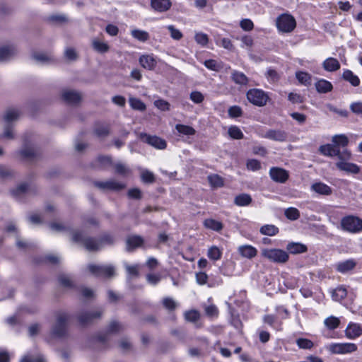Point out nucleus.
Wrapping results in <instances>:
<instances>
[{
  "label": "nucleus",
  "instance_id": "1",
  "mask_svg": "<svg viewBox=\"0 0 362 362\" xmlns=\"http://www.w3.org/2000/svg\"><path fill=\"white\" fill-rule=\"evenodd\" d=\"M72 240L75 243H81L90 252L98 251L106 245L114 243V237L108 233L104 234L100 238L86 237L81 231H75L72 235Z\"/></svg>",
  "mask_w": 362,
  "mask_h": 362
},
{
  "label": "nucleus",
  "instance_id": "2",
  "mask_svg": "<svg viewBox=\"0 0 362 362\" xmlns=\"http://www.w3.org/2000/svg\"><path fill=\"white\" fill-rule=\"evenodd\" d=\"M263 257L277 264H285L289 259L287 252L277 248H264L261 251Z\"/></svg>",
  "mask_w": 362,
  "mask_h": 362
},
{
  "label": "nucleus",
  "instance_id": "3",
  "mask_svg": "<svg viewBox=\"0 0 362 362\" xmlns=\"http://www.w3.org/2000/svg\"><path fill=\"white\" fill-rule=\"evenodd\" d=\"M69 316L66 313L61 312L57 315L55 324L52 328L51 333L54 337L62 338L67 334V322Z\"/></svg>",
  "mask_w": 362,
  "mask_h": 362
},
{
  "label": "nucleus",
  "instance_id": "4",
  "mask_svg": "<svg viewBox=\"0 0 362 362\" xmlns=\"http://www.w3.org/2000/svg\"><path fill=\"white\" fill-rule=\"evenodd\" d=\"M88 269L96 277L112 278L115 275V269L112 264H90L88 265Z\"/></svg>",
  "mask_w": 362,
  "mask_h": 362
},
{
  "label": "nucleus",
  "instance_id": "5",
  "mask_svg": "<svg viewBox=\"0 0 362 362\" xmlns=\"http://www.w3.org/2000/svg\"><path fill=\"white\" fill-rule=\"evenodd\" d=\"M278 30L283 33H291L296 26L295 18L290 14H281L276 21Z\"/></svg>",
  "mask_w": 362,
  "mask_h": 362
},
{
  "label": "nucleus",
  "instance_id": "6",
  "mask_svg": "<svg viewBox=\"0 0 362 362\" xmlns=\"http://www.w3.org/2000/svg\"><path fill=\"white\" fill-rule=\"evenodd\" d=\"M343 230L356 233L362 230V220L356 216H348L341 219Z\"/></svg>",
  "mask_w": 362,
  "mask_h": 362
},
{
  "label": "nucleus",
  "instance_id": "7",
  "mask_svg": "<svg viewBox=\"0 0 362 362\" xmlns=\"http://www.w3.org/2000/svg\"><path fill=\"white\" fill-rule=\"evenodd\" d=\"M358 346L354 343H332L327 349L333 354H347L355 352Z\"/></svg>",
  "mask_w": 362,
  "mask_h": 362
},
{
  "label": "nucleus",
  "instance_id": "8",
  "mask_svg": "<svg viewBox=\"0 0 362 362\" xmlns=\"http://www.w3.org/2000/svg\"><path fill=\"white\" fill-rule=\"evenodd\" d=\"M247 98L253 105L262 107L267 104L269 97L262 90L253 88L247 92Z\"/></svg>",
  "mask_w": 362,
  "mask_h": 362
},
{
  "label": "nucleus",
  "instance_id": "9",
  "mask_svg": "<svg viewBox=\"0 0 362 362\" xmlns=\"http://www.w3.org/2000/svg\"><path fill=\"white\" fill-rule=\"evenodd\" d=\"M94 185L101 190H109L119 192L126 187V185L115 179H110L106 181L94 182Z\"/></svg>",
  "mask_w": 362,
  "mask_h": 362
},
{
  "label": "nucleus",
  "instance_id": "10",
  "mask_svg": "<svg viewBox=\"0 0 362 362\" xmlns=\"http://www.w3.org/2000/svg\"><path fill=\"white\" fill-rule=\"evenodd\" d=\"M139 139L143 142L146 143L157 149L163 150L165 149L167 146L166 141L157 136H152L146 133H141L139 134Z\"/></svg>",
  "mask_w": 362,
  "mask_h": 362
},
{
  "label": "nucleus",
  "instance_id": "11",
  "mask_svg": "<svg viewBox=\"0 0 362 362\" xmlns=\"http://www.w3.org/2000/svg\"><path fill=\"white\" fill-rule=\"evenodd\" d=\"M103 311L96 310L90 312H82L78 315V320L81 325H87L101 317Z\"/></svg>",
  "mask_w": 362,
  "mask_h": 362
},
{
  "label": "nucleus",
  "instance_id": "12",
  "mask_svg": "<svg viewBox=\"0 0 362 362\" xmlns=\"http://www.w3.org/2000/svg\"><path fill=\"white\" fill-rule=\"evenodd\" d=\"M269 175L272 180L279 183L286 182L289 177L288 171L278 167L271 168L269 170Z\"/></svg>",
  "mask_w": 362,
  "mask_h": 362
},
{
  "label": "nucleus",
  "instance_id": "13",
  "mask_svg": "<svg viewBox=\"0 0 362 362\" xmlns=\"http://www.w3.org/2000/svg\"><path fill=\"white\" fill-rule=\"evenodd\" d=\"M62 99L71 105H78L82 98L81 94L73 90H64L62 93Z\"/></svg>",
  "mask_w": 362,
  "mask_h": 362
},
{
  "label": "nucleus",
  "instance_id": "14",
  "mask_svg": "<svg viewBox=\"0 0 362 362\" xmlns=\"http://www.w3.org/2000/svg\"><path fill=\"white\" fill-rule=\"evenodd\" d=\"M362 335V326L358 323L349 322L345 329V336L349 339H355Z\"/></svg>",
  "mask_w": 362,
  "mask_h": 362
},
{
  "label": "nucleus",
  "instance_id": "15",
  "mask_svg": "<svg viewBox=\"0 0 362 362\" xmlns=\"http://www.w3.org/2000/svg\"><path fill=\"white\" fill-rule=\"evenodd\" d=\"M141 66L148 70H153L157 65V61L153 54H143L139 59Z\"/></svg>",
  "mask_w": 362,
  "mask_h": 362
},
{
  "label": "nucleus",
  "instance_id": "16",
  "mask_svg": "<svg viewBox=\"0 0 362 362\" xmlns=\"http://www.w3.org/2000/svg\"><path fill=\"white\" fill-rule=\"evenodd\" d=\"M336 166L339 170L351 174H358L360 172V167L353 163L338 161L336 163Z\"/></svg>",
  "mask_w": 362,
  "mask_h": 362
},
{
  "label": "nucleus",
  "instance_id": "17",
  "mask_svg": "<svg viewBox=\"0 0 362 362\" xmlns=\"http://www.w3.org/2000/svg\"><path fill=\"white\" fill-rule=\"evenodd\" d=\"M151 6L156 11L163 13L170 8L172 2L170 0H151Z\"/></svg>",
  "mask_w": 362,
  "mask_h": 362
},
{
  "label": "nucleus",
  "instance_id": "18",
  "mask_svg": "<svg viewBox=\"0 0 362 362\" xmlns=\"http://www.w3.org/2000/svg\"><path fill=\"white\" fill-rule=\"evenodd\" d=\"M264 138L276 141H284L287 139V134L284 131L269 129L263 136Z\"/></svg>",
  "mask_w": 362,
  "mask_h": 362
},
{
  "label": "nucleus",
  "instance_id": "19",
  "mask_svg": "<svg viewBox=\"0 0 362 362\" xmlns=\"http://www.w3.org/2000/svg\"><path fill=\"white\" fill-rule=\"evenodd\" d=\"M238 250L243 257L247 259H252L257 255V250L250 245H241Z\"/></svg>",
  "mask_w": 362,
  "mask_h": 362
},
{
  "label": "nucleus",
  "instance_id": "20",
  "mask_svg": "<svg viewBox=\"0 0 362 362\" xmlns=\"http://www.w3.org/2000/svg\"><path fill=\"white\" fill-rule=\"evenodd\" d=\"M286 250L291 254L298 255L306 252L308 247L303 243L291 242L286 245Z\"/></svg>",
  "mask_w": 362,
  "mask_h": 362
},
{
  "label": "nucleus",
  "instance_id": "21",
  "mask_svg": "<svg viewBox=\"0 0 362 362\" xmlns=\"http://www.w3.org/2000/svg\"><path fill=\"white\" fill-rule=\"evenodd\" d=\"M310 189L312 191L321 195H329L332 192V188L329 186L321 182L313 183L310 186Z\"/></svg>",
  "mask_w": 362,
  "mask_h": 362
},
{
  "label": "nucleus",
  "instance_id": "22",
  "mask_svg": "<svg viewBox=\"0 0 362 362\" xmlns=\"http://www.w3.org/2000/svg\"><path fill=\"white\" fill-rule=\"evenodd\" d=\"M319 151L324 156L334 157L339 154V147L332 144L322 145L319 148Z\"/></svg>",
  "mask_w": 362,
  "mask_h": 362
},
{
  "label": "nucleus",
  "instance_id": "23",
  "mask_svg": "<svg viewBox=\"0 0 362 362\" xmlns=\"http://www.w3.org/2000/svg\"><path fill=\"white\" fill-rule=\"evenodd\" d=\"M16 53V49L13 46H5L0 48V62L10 59Z\"/></svg>",
  "mask_w": 362,
  "mask_h": 362
},
{
  "label": "nucleus",
  "instance_id": "24",
  "mask_svg": "<svg viewBox=\"0 0 362 362\" xmlns=\"http://www.w3.org/2000/svg\"><path fill=\"white\" fill-rule=\"evenodd\" d=\"M356 264V263L354 260L347 259L337 263L336 265V269L339 272L346 273L352 270L355 267Z\"/></svg>",
  "mask_w": 362,
  "mask_h": 362
},
{
  "label": "nucleus",
  "instance_id": "25",
  "mask_svg": "<svg viewBox=\"0 0 362 362\" xmlns=\"http://www.w3.org/2000/svg\"><path fill=\"white\" fill-rule=\"evenodd\" d=\"M315 86L317 91L320 93H327L330 92L333 88L332 84L325 79L318 80Z\"/></svg>",
  "mask_w": 362,
  "mask_h": 362
},
{
  "label": "nucleus",
  "instance_id": "26",
  "mask_svg": "<svg viewBox=\"0 0 362 362\" xmlns=\"http://www.w3.org/2000/svg\"><path fill=\"white\" fill-rule=\"evenodd\" d=\"M91 44L93 49L100 54L106 53L110 49L108 44L100 40L98 38H93Z\"/></svg>",
  "mask_w": 362,
  "mask_h": 362
},
{
  "label": "nucleus",
  "instance_id": "27",
  "mask_svg": "<svg viewBox=\"0 0 362 362\" xmlns=\"http://www.w3.org/2000/svg\"><path fill=\"white\" fill-rule=\"evenodd\" d=\"M322 66L326 71L332 72L340 69V64L337 59L329 57L324 61Z\"/></svg>",
  "mask_w": 362,
  "mask_h": 362
},
{
  "label": "nucleus",
  "instance_id": "28",
  "mask_svg": "<svg viewBox=\"0 0 362 362\" xmlns=\"http://www.w3.org/2000/svg\"><path fill=\"white\" fill-rule=\"evenodd\" d=\"M144 243L143 238L139 235H132L127 240V250H131L141 246Z\"/></svg>",
  "mask_w": 362,
  "mask_h": 362
},
{
  "label": "nucleus",
  "instance_id": "29",
  "mask_svg": "<svg viewBox=\"0 0 362 362\" xmlns=\"http://www.w3.org/2000/svg\"><path fill=\"white\" fill-rule=\"evenodd\" d=\"M342 78L349 82L353 86H358L360 84L359 78L355 75L351 70L346 69L344 71Z\"/></svg>",
  "mask_w": 362,
  "mask_h": 362
},
{
  "label": "nucleus",
  "instance_id": "30",
  "mask_svg": "<svg viewBox=\"0 0 362 362\" xmlns=\"http://www.w3.org/2000/svg\"><path fill=\"white\" fill-rule=\"evenodd\" d=\"M20 116V112L18 110L15 108L8 109L4 114V121L9 124L11 122L16 121Z\"/></svg>",
  "mask_w": 362,
  "mask_h": 362
},
{
  "label": "nucleus",
  "instance_id": "31",
  "mask_svg": "<svg viewBox=\"0 0 362 362\" xmlns=\"http://www.w3.org/2000/svg\"><path fill=\"white\" fill-rule=\"evenodd\" d=\"M252 202V197L248 194H240L235 197L234 203L239 206H248Z\"/></svg>",
  "mask_w": 362,
  "mask_h": 362
},
{
  "label": "nucleus",
  "instance_id": "32",
  "mask_svg": "<svg viewBox=\"0 0 362 362\" xmlns=\"http://www.w3.org/2000/svg\"><path fill=\"white\" fill-rule=\"evenodd\" d=\"M210 185L214 188L221 187L224 185V180L222 177L217 174H211L207 177Z\"/></svg>",
  "mask_w": 362,
  "mask_h": 362
},
{
  "label": "nucleus",
  "instance_id": "33",
  "mask_svg": "<svg viewBox=\"0 0 362 362\" xmlns=\"http://www.w3.org/2000/svg\"><path fill=\"white\" fill-rule=\"evenodd\" d=\"M259 232L262 235L273 236L279 233V228L272 224H266L262 226Z\"/></svg>",
  "mask_w": 362,
  "mask_h": 362
},
{
  "label": "nucleus",
  "instance_id": "34",
  "mask_svg": "<svg viewBox=\"0 0 362 362\" xmlns=\"http://www.w3.org/2000/svg\"><path fill=\"white\" fill-rule=\"evenodd\" d=\"M231 78L236 84L246 85L248 82L247 77L242 72L233 71L231 73Z\"/></svg>",
  "mask_w": 362,
  "mask_h": 362
},
{
  "label": "nucleus",
  "instance_id": "35",
  "mask_svg": "<svg viewBox=\"0 0 362 362\" xmlns=\"http://www.w3.org/2000/svg\"><path fill=\"white\" fill-rule=\"evenodd\" d=\"M129 103L130 107L135 110L145 111L146 106L140 99L134 97H129Z\"/></svg>",
  "mask_w": 362,
  "mask_h": 362
},
{
  "label": "nucleus",
  "instance_id": "36",
  "mask_svg": "<svg viewBox=\"0 0 362 362\" xmlns=\"http://www.w3.org/2000/svg\"><path fill=\"white\" fill-rule=\"evenodd\" d=\"M347 295L346 289L343 286H339L332 292V299L335 301H341L346 298Z\"/></svg>",
  "mask_w": 362,
  "mask_h": 362
},
{
  "label": "nucleus",
  "instance_id": "37",
  "mask_svg": "<svg viewBox=\"0 0 362 362\" xmlns=\"http://www.w3.org/2000/svg\"><path fill=\"white\" fill-rule=\"evenodd\" d=\"M132 36L140 42H146L149 39V34L145 30L134 29L131 31Z\"/></svg>",
  "mask_w": 362,
  "mask_h": 362
},
{
  "label": "nucleus",
  "instance_id": "38",
  "mask_svg": "<svg viewBox=\"0 0 362 362\" xmlns=\"http://www.w3.org/2000/svg\"><path fill=\"white\" fill-rule=\"evenodd\" d=\"M204 225L206 228L215 231H220L223 228V224L220 221L212 218L206 219Z\"/></svg>",
  "mask_w": 362,
  "mask_h": 362
},
{
  "label": "nucleus",
  "instance_id": "39",
  "mask_svg": "<svg viewBox=\"0 0 362 362\" xmlns=\"http://www.w3.org/2000/svg\"><path fill=\"white\" fill-rule=\"evenodd\" d=\"M176 130L181 134L187 136H192L196 133L195 129L188 125L177 124L175 125Z\"/></svg>",
  "mask_w": 362,
  "mask_h": 362
},
{
  "label": "nucleus",
  "instance_id": "40",
  "mask_svg": "<svg viewBox=\"0 0 362 362\" xmlns=\"http://www.w3.org/2000/svg\"><path fill=\"white\" fill-rule=\"evenodd\" d=\"M22 157L28 160H33L37 156V152L33 147H24L21 151Z\"/></svg>",
  "mask_w": 362,
  "mask_h": 362
},
{
  "label": "nucleus",
  "instance_id": "41",
  "mask_svg": "<svg viewBox=\"0 0 362 362\" xmlns=\"http://www.w3.org/2000/svg\"><path fill=\"white\" fill-rule=\"evenodd\" d=\"M207 256L210 259L217 261L221 258L222 251L216 246H211L208 250Z\"/></svg>",
  "mask_w": 362,
  "mask_h": 362
},
{
  "label": "nucleus",
  "instance_id": "42",
  "mask_svg": "<svg viewBox=\"0 0 362 362\" xmlns=\"http://www.w3.org/2000/svg\"><path fill=\"white\" fill-rule=\"evenodd\" d=\"M114 167L115 170V173L122 176H125L131 172L130 168L124 163H122L121 162H117L115 163Z\"/></svg>",
  "mask_w": 362,
  "mask_h": 362
},
{
  "label": "nucleus",
  "instance_id": "43",
  "mask_svg": "<svg viewBox=\"0 0 362 362\" xmlns=\"http://www.w3.org/2000/svg\"><path fill=\"white\" fill-rule=\"evenodd\" d=\"M324 323L329 329L332 330L339 327L340 320L338 317L330 316L325 320Z\"/></svg>",
  "mask_w": 362,
  "mask_h": 362
},
{
  "label": "nucleus",
  "instance_id": "44",
  "mask_svg": "<svg viewBox=\"0 0 362 362\" xmlns=\"http://www.w3.org/2000/svg\"><path fill=\"white\" fill-rule=\"evenodd\" d=\"M332 141L334 144V146L337 147L339 146L344 147L347 146L349 143V139L344 134L335 135L332 137Z\"/></svg>",
  "mask_w": 362,
  "mask_h": 362
},
{
  "label": "nucleus",
  "instance_id": "45",
  "mask_svg": "<svg viewBox=\"0 0 362 362\" xmlns=\"http://www.w3.org/2000/svg\"><path fill=\"white\" fill-rule=\"evenodd\" d=\"M285 216L291 221H296L300 217V211L294 207H289L284 211Z\"/></svg>",
  "mask_w": 362,
  "mask_h": 362
},
{
  "label": "nucleus",
  "instance_id": "46",
  "mask_svg": "<svg viewBox=\"0 0 362 362\" xmlns=\"http://www.w3.org/2000/svg\"><path fill=\"white\" fill-rule=\"evenodd\" d=\"M20 362H46V359L44 356L38 354L37 356L25 355L23 356Z\"/></svg>",
  "mask_w": 362,
  "mask_h": 362
},
{
  "label": "nucleus",
  "instance_id": "47",
  "mask_svg": "<svg viewBox=\"0 0 362 362\" xmlns=\"http://www.w3.org/2000/svg\"><path fill=\"white\" fill-rule=\"evenodd\" d=\"M229 136L234 139H241L243 138L244 134L240 129L237 126H231L228 129Z\"/></svg>",
  "mask_w": 362,
  "mask_h": 362
},
{
  "label": "nucleus",
  "instance_id": "48",
  "mask_svg": "<svg viewBox=\"0 0 362 362\" xmlns=\"http://www.w3.org/2000/svg\"><path fill=\"white\" fill-rule=\"evenodd\" d=\"M141 179L143 182L151 184L155 182V176L148 170H143L141 173Z\"/></svg>",
  "mask_w": 362,
  "mask_h": 362
},
{
  "label": "nucleus",
  "instance_id": "49",
  "mask_svg": "<svg viewBox=\"0 0 362 362\" xmlns=\"http://www.w3.org/2000/svg\"><path fill=\"white\" fill-rule=\"evenodd\" d=\"M32 57L38 63H46L52 60L51 56H49L45 53L35 52L33 54Z\"/></svg>",
  "mask_w": 362,
  "mask_h": 362
},
{
  "label": "nucleus",
  "instance_id": "50",
  "mask_svg": "<svg viewBox=\"0 0 362 362\" xmlns=\"http://www.w3.org/2000/svg\"><path fill=\"white\" fill-rule=\"evenodd\" d=\"M204 66L211 71H218L221 69V65L214 59H208L204 62Z\"/></svg>",
  "mask_w": 362,
  "mask_h": 362
},
{
  "label": "nucleus",
  "instance_id": "51",
  "mask_svg": "<svg viewBox=\"0 0 362 362\" xmlns=\"http://www.w3.org/2000/svg\"><path fill=\"white\" fill-rule=\"evenodd\" d=\"M296 344L300 349H310L313 346V342L305 338H299L296 340Z\"/></svg>",
  "mask_w": 362,
  "mask_h": 362
},
{
  "label": "nucleus",
  "instance_id": "52",
  "mask_svg": "<svg viewBox=\"0 0 362 362\" xmlns=\"http://www.w3.org/2000/svg\"><path fill=\"white\" fill-rule=\"evenodd\" d=\"M199 313L195 310L187 311L185 313V318L186 320L192 322H195L199 319Z\"/></svg>",
  "mask_w": 362,
  "mask_h": 362
},
{
  "label": "nucleus",
  "instance_id": "53",
  "mask_svg": "<svg viewBox=\"0 0 362 362\" xmlns=\"http://www.w3.org/2000/svg\"><path fill=\"white\" fill-rule=\"evenodd\" d=\"M167 28L170 32V37L173 40H180V39H182L183 36L182 32L180 30L175 28L174 25H170L167 27Z\"/></svg>",
  "mask_w": 362,
  "mask_h": 362
},
{
  "label": "nucleus",
  "instance_id": "54",
  "mask_svg": "<svg viewBox=\"0 0 362 362\" xmlns=\"http://www.w3.org/2000/svg\"><path fill=\"white\" fill-rule=\"evenodd\" d=\"M163 305L168 310H174L177 308V303L170 297H165L163 299Z\"/></svg>",
  "mask_w": 362,
  "mask_h": 362
},
{
  "label": "nucleus",
  "instance_id": "55",
  "mask_svg": "<svg viewBox=\"0 0 362 362\" xmlns=\"http://www.w3.org/2000/svg\"><path fill=\"white\" fill-rule=\"evenodd\" d=\"M58 279L60 284L64 287L72 288L74 286V284L71 278L66 274L59 275Z\"/></svg>",
  "mask_w": 362,
  "mask_h": 362
},
{
  "label": "nucleus",
  "instance_id": "56",
  "mask_svg": "<svg viewBox=\"0 0 362 362\" xmlns=\"http://www.w3.org/2000/svg\"><path fill=\"white\" fill-rule=\"evenodd\" d=\"M326 107L330 112H334L341 117H347L349 115V112L346 110H339L337 107L332 105V104H327Z\"/></svg>",
  "mask_w": 362,
  "mask_h": 362
},
{
  "label": "nucleus",
  "instance_id": "57",
  "mask_svg": "<svg viewBox=\"0 0 362 362\" xmlns=\"http://www.w3.org/2000/svg\"><path fill=\"white\" fill-rule=\"evenodd\" d=\"M247 168L252 171H256L261 168V163L256 159H249L246 163Z\"/></svg>",
  "mask_w": 362,
  "mask_h": 362
},
{
  "label": "nucleus",
  "instance_id": "58",
  "mask_svg": "<svg viewBox=\"0 0 362 362\" xmlns=\"http://www.w3.org/2000/svg\"><path fill=\"white\" fill-rule=\"evenodd\" d=\"M124 267H125V269H126L127 274L129 276H135V277L139 276V265H137V264L129 265L128 264L125 263Z\"/></svg>",
  "mask_w": 362,
  "mask_h": 362
},
{
  "label": "nucleus",
  "instance_id": "59",
  "mask_svg": "<svg viewBox=\"0 0 362 362\" xmlns=\"http://www.w3.org/2000/svg\"><path fill=\"white\" fill-rule=\"evenodd\" d=\"M296 76L298 81L303 84L307 85L310 82V76L308 73L299 71L296 73Z\"/></svg>",
  "mask_w": 362,
  "mask_h": 362
},
{
  "label": "nucleus",
  "instance_id": "60",
  "mask_svg": "<svg viewBox=\"0 0 362 362\" xmlns=\"http://www.w3.org/2000/svg\"><path fill=\"white\" fill-rule=\"evenodd\" d=\"M190 100L196 104H199L203 102L204 97L199 91H192L189 95Z\"/></svg>",
  "mask_w": 362,
  "mask_h": 362
},
{
  "label": "nucleus",
  "instance_id": "61",
  "mask_svg": "<svg viewBox=\"0 0 362 362\" xmlns=\"http://www.w3.org/2000/svg\"><path fill=\"white\" fill-rule=\"evenodd\" d=\"M206 315L210 317H217L218 315V310L215 305H209L205 307Z\"/></svg>",
  "mask_w": 362,
  "mask_h": 362
},
{
  "label": "nucleus",
  "instance_id": "62",
  "mask_svg": "<svg viewBox=\"0 0 362 362\" xmlns=\"http://www.w3.org/2000/svg\"><path fill=\"white\" fill-rule=\"evenodd\" d=\"M64 56L69 61H75L78 58V54L74 48L68 47L64 51Z\"/></svg>",
  "mask_w": 362,
  "mask_h": 362
},
{
  "label": "nucleus",
  "instance_id": "63",
  "mask_svg": "<svg viewBox=\"0 0 362 362\" xmlns=\"http://www.w3.org/2000/svg\"><path fill=\"white\" fill-rule=\"evenodd\" d=\"M154 105L162 111L169 110L170 104L165 100L159 99L154 101Z\"/></svg>",
  "mask_w": 362,
  "mask_h": 362
},
{
  "label": "nucleus",
  "instance_id": "64",
  "mask_svg": "<svg viewBox=\"0 0 362 362\" xmlns=\"http://www.w3.org/2000/svg\"><path fill=\"white\" fill-rule=\"evenodd\" d=\"M194 39L198 44L202 46H205L208 43L209 40L207 35L203 33H196Z\"/></svg>",
  "mask_w": 362,
  "mask_h": 362
}]
</instances>
